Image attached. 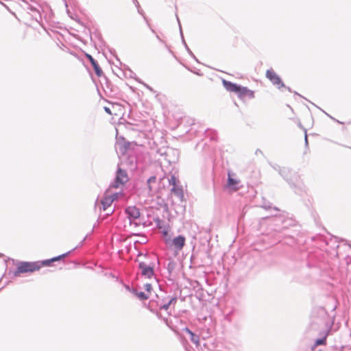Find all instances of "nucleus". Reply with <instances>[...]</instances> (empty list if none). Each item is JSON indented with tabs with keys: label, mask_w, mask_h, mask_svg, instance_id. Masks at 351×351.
Masks as SVG:
<instances>
[{
	"label": "nucleus",
	"mask_w": 351,
	"mask_h": 351,
	"mask_svg": "<svg viewBox=\"0 0 351 351\" xmlns=\"http://www.w3.org/2000/svg\"><path fill=\"white\" fill-rule=\"evenodd\" d=\"M177 301L176 295L168 294L160 289L159 292L155 294V297L151 298L148 308L158 319H162L169 328L173 329L172 322L168 318L171 315L169 310L174 309Z\"/></svg>",
	"instance_id": "f257e3e1"
},
{
	"label": "nucleus",
	"mask_w": 351,
	"mask_h": 351,
	"mask_svg": "<svg viewBox=\"0 0 351 351\" xmlns=\"http://www.w3.org/2000/svg\"><path fill=\"white\" fill-rule=\"evenodd\" d=\"M272 168L277 171L278 173H279V169H282V167H280L279 165H276V164H273V165H271Z\"/></svg>",
	"instance_id": "c756f323"
},
{
	"label": "nucleus",
	"mask_w": 351,
	"mask_h": 351,
	"mask_svg": "<svg viewBox=\"0 0 351 351\" xmlns=\"http://www.w3.org/2000/svg\"><path fill=\"white\" fill-rule=\"evenodd\" d=\"M156 37H157V38L158 39V40H159L160 42H161V43H164V41H163V40H162V39H161V38H160L158 35L156 36Z\"/></svg>",
	"instance_id": "58836bf2"
},
{
	"label": "nucleus",
	"mask_w": 351,
	"mask_h": 351,
	"mask_svg": "<svg viewBox=\"0 0 351 351\" xmlns=\"http://www.w3.org/2000/svg\"><path fill=\"white\" fill-rule=\"evenodd\" d=\"M145 260L138 261V268L143 276L147 278H152L154 276V267L158 261L156 258L153 256L152 258L145 255Z\"/></svg>",
	"instance_id": "20e7f679"
},
{
	"label": "nucleus",
	"mask_w": 351,
	"mask_h": 351,
	"mask_svg": "<svg viewBox=\"0 0 351 351\" xmlns=\"http://www.w3.org/2000/svg\"><path fill=\"white\" fill-rule=\"evenodd\" d=\"M279 174L294 189L295 193L302 195L305 191L304 186L300 182L299 176L287 167L279 169Z\"/></svg>",
	"instance_id": "7ed1b4c3"
},
{
	"label": "nucleus",
	"mask_w": 351,
	"mask_h": 351,
	"mask_svg": "<svg viewBox=\"0 0 351 351\" xmlns=\"http://www.w3.org/2000/svg\"><path fill=\"white\" fill-rule=\"evenodd\" d=\"M136 9H137L138 12L140 14H141L142 16H143V10L141 8V7L137 8Z\"/></svg>",
	"instance_id": "f704fd0d"
},
{
	"label": "nucleus",
	"mask_w": 351,
	"mask_h": 351,
	"mask_svg": "<svg viewBox=\"0 0 351 351\" xmlns=\"http://www.w3.org/2000/svg\"><path fill=\"white\" fill-rule=\"evenodd\" d=\"M87 237H88V235H86V236L84 238V239H83L82 241H80V243H79V244H78L75 247H74L73 250H71V252H73V251H74L75 249H77V248H79V247H82V246L83 245V244H84V241H85V240L86 239Z\"/></svg>",
	"instance_id": "a878e982"
},
{
	"label": "nucleus",
	"mask_w": 351,
	"mask_h": 351,
	"mask_svg": "<svg viewBox=\"0 0 351 351\" xmlns=\"http://www.w3.org/2000/svg\"><path fill=\"white\" fill-rule=\"evenodd\" d=\"M274 210H275L278 211V208H276V207H274Z\"/></svg>",
	"instance_id": "37998d69"
},
{
	"label": "nucleus",
	"mask_w": 351,
	"mask_h": 351,
	"mask_svg": "<svg viewBox=\"0 0 351 351\" xmlns=\"http://www.w3.org/2000/svg\"><path fill=\"white\" fill-rule=\"evenodd\" d=\"M171 193L177 196L180 199H182L184 197L183 190L182 187L178 186H173L171 189Z\"/></svg>",
	"instance_id": "aec40b11"
},
{
	"label": "nucleus",
	"mask_w": 351,
	"mask_h": 351,
	"mask_svg": "<svg viewBox=\"0 0 351 351\" xmlns=\"http://www.w3.org/2000/svg\"><path fill=\"white\" fill-rule=\"evenodd\" d=\"M145 86H146V88H147V89H149V90L153 91V88H152V87H150L149 86H148V85H145Z\"/></svg>",
	"instance_id": "4c0bfd02"
},
{
	"label": "nucleus",
	"mask_w": 351,
	"mask_h": 351,
	"mask_svg": "<svg viewBox=\"0 0 351 351\" xmlns=\"http://www.w3.org/2000/svg\"><path fill=\"white\" fill-rule=\"evenodd\" d=\"M128 181V176L125 170L118 167L114 181L110 184L109 189H117L124 185Z\"/></svg>",
	"instance_id": "6e6552de"
},
{
	"label": "nucleus",
	"mask_w": 351,
	"mask_h": 351,
	"mask_svg": "<svg viewBox=\"0 0 351 351\" xmlns=\"http://www.w3.org/2000/svg\"><path fill=\"white\" fill-rule=\"evenodd\" d=\"M214 351H228V349L225 348L222 344L217 345Z\"/></svg>",
	"instance_id": "393cba45"
},
{
	"label": "nucleus",
	"mask_w": 351,
	"mask_h": 351,
	"mask_svg": "<svg viewBox=\"0 0 351 351\" xmlns=\"http://www.w3.org/2000/svg\"><path fill=\"white\" fill-rule=\"evenodd\" d=\"M183 331L189 335L191 341L197 347L199 345V337L198 335L192 332L189 328H184Z\"/></svg>",
	"instance_id": "dca6fc26"
},
{
	"label": "nucleus",
	"mask_w": 351,
	"mask_h": 351,
	"mask_svg": "<svg viewBox=\"0 0 351 351\" xmlns=\"http://www.w3.org/2000/svg\"><path fill=\"white\" fill-rule=\"evenodd\" d=\"M113 202V199L112 197H108V193H105L104 197L101 200L99 199V198H97L95 202V210L99 211H106V215H110L114 212V208L111 209V205Z\"/></svg>",
	"instance_id": "0eeeda50"
},
{
	"label": "nucleus",
	"mask_w": 351,
	"mask_h": 351,
	"mask_svg": "<svg viewBox=\"0 0 351 351\" xmlns=\"http://www.w3.org/2000/svg\"><path fill=\"white\" fill-rule=\"evenodd\" d=\"M236 93L239 97H243L245 96H247L251 99L254 97V91L248 89L247 87L241 86L240 85H239V88H237Z\"/></svg>",
	"instance_id": "f8f14e48"
},
{
	"label": "nucleus",
	"mask_w": 351,
	"mask_h": 351,
	"mask_svg": "<svg viewBox=\"0 0 351 351\" xmlns=\"http://www.w3.org/2000/svg\"><path fill=\"white\" fill-rule=\"evenodd\" d=\"M170 153H172V154H178V151L177 150H174L173 149H169L167 151V155H169Z\"/></svg>",
	"instance_id": "7c9ffc66"
},
{
	"label": "nucleus",
	"mask_w": 351,
	"mask_h": 351,
	"mask_svg": "<svg viewBox=\"0 0 351 351\" xmlns=\"http://www.w3.org/2000/svg\"><path fill=\"white\" fill-rule=\"evenodd\" d=\"M169 182L170 185H173V186H177V178L174 175H171L170 179L169 180Z\"/></svg>",
	"instance_id": "b1692460"
},
{
	"label": "nucleus",
	"mask_w": 351,
	"mask_h": 351,
	"mask_svg": "<svg viewBox=\"0 0 351 351\" xmlns=\"http://www.w3.org/2000/svg\"><path fill=\"white\" fill-rule=\"evenodd\" d=\"M329 117H330V119H333V120L336 121V120H335V119H334L332 117H331V116H329Z\"/></svg>",
	"instance_id": "de8ad7c7"
},
{
	"label": "nucleus",
	"mask_w": 351,
	"mask_h": 351,
	"mask_svg": "<svg viewBox=\"0 0 351 351\" xmlns=\"http://www.w3.org/2000/svg\"><path fill=\"white\" fill-rule=\"evenodd\" d=\"M233 311H231L230 313L226 314L224 317V319L227 320L228 322H231V314Z\"/></svg>",
	"instance_id": "c85d7f7f"
},
{
	"label": "nucleus",
	"mask_w": 351,
	"mask_h": 351,
	"mask_svg": "<svg viewBox=\"0 0 351 351\" xmlns=\"http://www.w3.org/2000/svg\"><path fill=\"white\" fill-rule=\"evenodd\" d=\"M156 177L154 176H151L150 178H148V180L147 181V186L150 191H152V184L153 183H156Z\"/></svg>",
	"instance_id": "412c9836"
},
{
	"label": "nucleus",
	"mask_w": 351,
	"mask_h": 351,
	"mask_svg": "<svg viewBox=\"0 0 351 351\" xmlns=\"http://www.w3.org/2000/svg\"><path fill=\"white\" fill-rule=\"evenodd\" d=\"M176 17H177V20H178V24H179L180 32V35H181V37H182V43L184 45L185 49H186L188 53L191 56V57H192L195 61L198 62L197 59L196 58V57L195 56L193 53L191 51V50L189 49V47H188L187 44L186 43V41H185V40L184 38V36H183V33H182V27H181V25H180V23L179 18L178 17V16H176Z\"/></svg>",
	"instance_id": "2eb2a0df"
},
{
	"label": "nucleus",
	"mask_w": 351,
	"mask_h": 351,
	"mask_svg": "<svg viewBox=\"0 0 351 351\" xmlns=\"http://www.w3.org/2000/svg\"><path fill=\"white\" fill-rule=\"evenodd\" d=\"M125 212L129 219L130 225L134 224V226L136 227L140 224V223L136 221L140 217V211L138 208L136 206H128L125 208Z\"/></svg>",
	"instance_id": "9d476101"
},
{
	"label": "nucleus",
	"mask_w": 351,
	"mask_h": 351,
	"mask_svg": "<svg viewBox=\"0 0 351 351\" xmlns=\"http://www.w3.org/2000/svg\"><path fill=\"white\" fill-rule=\"evenodd\" d=\"M23 7L27 11V13L32 16V18L36 22L40 23L42 20L40 13V5L36 1L32 0H23Z\"/></svg>",
	"instance_id": "39448f33"
},
{
	"label": "nucleus",
	"mask_w": 351,
	"mask_h": 351,
	"mask_svg": "<svg viewBox=\"0 0 351 351\" xmlns=\"http://www.w3.org/2000/svg\"><path fill=\"white\" fill-rule=\"evenodd\" d=\"M71 252V251H69L63 254H61V255H59L58 256H56V257H53L51 259H48V260H45V261H42V265H45V266H48L50 265L51 263L52 262H54V261H60L61 260L62 258L67 256Z\"/></svg>",
	"instance_id": "f3484780"
},
{
	"label": "nucleus",
	"mask_w": 351,
	"mask_h": 351,
	"mask_svg": "<svg viewBox=\"0 0 351 351\" xmlns=\"http://www.w3.org/2000/svg\"><path fill=\"white\" fill-rule=\"evenodd\" d=\"M266 77L274 85L280 89L281 88H286L289 92H292L289 87H286L285 84L282 82L281 78L276 74V73L272 69H268L266 72Z\"/></svg>",
	"instance_id": "1a4fd4ad"
},
{
	"label": "nucleus",
	"mask_w": 351,
	"mask_h": 351,
	"mask_svg": "<svg viewBox=\"0 0 351 351\" xmlns=\"http://www.w3.org/2000/svg\"><path fill=\"white\" fill-rule=\"evenodd\" d=\"M125 289H126L127 290H129V291H131V290H132V289H130V287H129L128 285H125Z\"/></svg>",
	"instance_id": "ea45409f"
},
{
	"label": "nucleus",
	"mask_w": 351,
	"mask_h": 351,
	"mask_svg": "<svg viewBox=\"0 0 351 351\" xmlns=\"http://www.w3.org/2000/svg\"><path fill=\"white\" fill-rule=\"evenodd\" d=\"M334 324V317L330 318L327 311L324 307L315 308L311 322L314 330H319L321 338L317 339L315 346L324 345Z\"/></svg>",
	"instance_id": "f03ea898"
},
{
	"label": "nucleus",
	"mask_w": 351,
	"mask_h": 351,
	"mask_svg": "<svg viewBox=\"0 0 351 351\" xmlns=\"http://www.w3.org/2000/svg\"><path fill=\"white\" fill-rule=\"evenodd\" d=\"M258 152V154H260V152H261V150H257L256 151V153Z\"/></svg>",
	"instance_id": "49530a36"
},
{
	"label": "nucleus",
	"mask_w": 351,
	"mask_h": 351,
	"mask_svg": "<svg viewBox=\"0 0 351 351\" xmlns=\"http://www.w3.org/2000/svg\"><path fill=\"white\" fill-rule=\"evenodd\" d=\"M86 58L88 59L91 65L93 66L96 75L98 77H101L103 75V71L98 64L97 62L90 56V54H86Z\"/></svg>",
	"instance_id": "ddd939ff"
},
{
	"label": "nucleus",
	"mask_w": 351,
	"mask_h": 351,
	"mask_svg": "<svg viewBox=\"0 0 351 351\" xmlns=\"http://www.w3.org/2000/svg\"><path fill=\"white\" fill-rule=\"evenodd\" d=\"M240 184V181L239 180L231 178L230 175L228 174V186L232 189L234 191H237L239 189L240 186H239Z\"/></svg>",
	"instance_id": "a211bd4d"
},
{
	"label": "nucleus",
	"mask_w": 351,
	"mask_h": 351,
	"mask_svg": "<svg viewBox=\"0 0 351 351\" xmlns=\"http://www.w3.org/2000/svg\"><path fill=\"white\" fill-rule=\"evenodd\" d=\"M131 292L136 295L140 300H145L149 298V295L145 292L138 291L136 289H132Z\"/></svg>",
	"instance_id": "6ab92c4d"
},
{
	"label": "nucleus",
	"mask_w": 351,
	"mask_h": 351,
	"mask_svg": "<svg viewBox=\"0 0 351 351\" xmlns=\"http://www.w3.org/2000/svg\"><path fill=\"white\" fill-rule=\"evenodd\" d=\"M106 193H108V197H112L113 199V202L118 199L119 196L122 195L121 193H110L109 191L108 190Z\"/></svg>",
	"instance_id": "5701e85b"
},
{
	"label": "nucleus",
	"mask_w": 351,
	"mask_h": 351,
	"mask_svg": "<svg viewBox=\"0 0 351 351\" xmlns=\"http://www.w3.org/2000/svg\"><path fill=\"white\" fill-rule=\"evenodd\" d=\"M110 277L114 278V276L112 274H110Z\"/></svg>",
	"instance_id": "c03bdc74"
},
{
	"label": "nucleus",
	"mask_w": 351,
	"mask_h": 351,
	"mask_svg": "<svg viewBox=\"0 0 351 351\" xmlns=\"http://www.w3.org/2000/svg\"><path fill=\"white\" fill-rule=\"evenodd\" d=\"M295 94L300 96V97H302V95H300V94H298L297 92H295Z\"/></svg>",
	"instance_id": "79ce46f5"
},
{
	"label": "nucleus",
	"mask_w": 351,
	"mask_h": 351,
	"mask_svg": "<svg viewBox=\"0 0 351 351\" xmlns=\"http://www.w3.org/2000/svg\"><path fill=\"white\" fill-rule=\"evenodd\" d=\"M104 110H105V112H107L108 114H112V112H111V110H110V108L105 106V107H104Z\"/></svg>",
	"instance_id": "473e14b6"
},
{
	"label": "nucleus",
	"mask_w": 351,
	"mask_h": 351,
	"mask_svg": "<svg viewBox=\"0 0 351 351\" xmlns=\"http://www.w3.org/2000/svg\"><path fill=\"white\" fill-rule=\"evenodd\" d=\"M222 84H223V87L226 88V90L229 92H233V93H236L237 88H239L238 84H237L235 83H232L226 80H223Z\"/></svg>",
	"instance_id": "4468645a"
},
{
	"label": "nucleus",
	"mask_w": 351,
	"mask_h": 351,
	"mask_svg": "<svg viewBox=\"0 0 351 351\" xmlns=\"http://www.w3.org/2000/svg\"><path fill=\"white\" fill-rule=\"evenodd\" d=\"M336 308H337V304H335V305L334 306V307L332 308V311H335Z\"/></svg>",
	"instance_id": "a19ab883"
},
{
	"label": "nucleus",
	"mask_w": 351,
	"mask_h": 351,
	"mask_svg": "<svg viewBox=\"0 0 351 351\" xmlns=\"http://www.w3.org/2000/svg\"><path fill=\"white\" fill-rule=\"evenodd\" d=\"M144 289L147 291L146 293L149 295V298H152V285L149 283H146L144 285Z\"/></svg>",
	"instance_id": "4be33fe9"
},
{
	"label": "nucleus",
	"mask_w": 351,
	"mask_h": 351,
	"mask_svg": "<svg viewBox=\"0 0 351 351\" xmlns=\"http://www.w3.org/2000/svg\"><path fill=\"white\" fill-rule=\"evenodd\" d=\"M304 140H305V144L307 145H308V137H307L306 132H305Z\"/></svg>",
	"instance_id": "e433bc0d"
},
{
	"label": "nucleus",
	"mask_w": 351,
	"mask_h": 351,
	"mask_svg": "<svg viewBox=\"0 0 351 351\" xmlns=\"http://www.w3.org/2000/svg\"><path fill=\"white\" fill-rule=\"evenodd\" d=\"M345 261L347 263V265L351 264V256H346L345 258Z\"/></svg>",
	"instance_id": "2f4dec72"
},
{
	"label": "nucleus",
	"mask_w": 351,
	"mask_h": 351,
	"mask_svg": "<svg viewBox=\"0 0 351 351\" xmlns=\"http://www.w3.org/2000/svg\"><path fill=\"white\" fill-rule=\"evenodd\" d=\"M132 1H133L134 4L135 5L136 8L141 7L140 4H139V3H138V1L137 0H132Z\"/></svg>",
	"instance_id": "72a5a7b5"
},
{
	"label": "nucleus",
	"mask_w": 351,
	"mask_h": 351,
	"mask_svg": "<svg viewBox=\"0 0 351 351\" xmlns=\"http://www.w3.org/2000/svg\"><path fill=\"white\" fill-rule=\"evenodd\" d=\"M186 239L182 235H178L171 241V245L174 250L180 251L185 245Z\"/></svg>",
	"instance_id": "9b49d317"
},
{
	"label": "nucleus",
	"mask_w": 351,
	"mask_h": 351,
	"mask_svg": "<svg viewBox=\"0 0 351 351\" xmlns=\"http://www.w3.org/2000/svg\"><path fill=\"white\" fill-rule=\"evenodd\" d=\"M41 262H21L16 269L13 272L12 276L16 277L21 273L33 272L42 267Z\"/></svg>",
	"instance_id": "423d86ee"
},
{
	"label": "nucleus",
	"mask_w": 351,
	"mask_h": 351,
	"mask_svg": "<svg viewBox=\"0 0 351 351\" xmlns=\"http://www.w3.org/2000/svg\"><path fill=\"white\" fill-rule=\"evenodd\" d=\"M173 268H174V263L173 262H169L167 265V269H168L169 271L171 273V271L173 269Z\"/></svg>",
	"instance_id": "cd10ccee"
},
{
	"label": "nucleus",
	"mask_w": 351,
	"mask_h": 351,
	"mask_svg": "<svg viewBox=\"0 0 351 351\" xmlns=\"http://www.w3.org/2000/svg\"><path fill=\"white\" fill-rule=\"evenodd\" d=\"M261 206L266 210L271 208L270 202H265Z\"/></svg>",
	"instance_id": "bb28decb"
},
{
	"label": "nucleus",
	"mask_w": 351,
	"mask_h": 351,
	"mask_svg": "<svg viewBox=\"0 0 351 351\" xmlns=\"http://www.w3.org/2000/svg\"><path fill=\"white\" fill-rule=\"evenodd\" d=\"M177 160H178V158L176 157V158H175L173 160H169V163H174V162H176L177 161Z\"/></svg>",
	"instance_id": "c9c22d12"
},
{
	"label": "nucleus",
	"mask_w": 351,
	"mask_h": 351,
	"mask_svg": "<svg viewBox=\"0 0 351 351\" xmlns=\"http://www.w3.org/2000/svg\"><path fill=\"white\" fill-rule=\"evenodd\" d=\"M258 152V154H260V152H261V150H257L256 151V153Z\"/></svg>",
	"instance_id": "a18cd8bd"
}]
</instances>
